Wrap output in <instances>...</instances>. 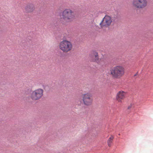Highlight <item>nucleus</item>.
I'll list each match as a JSON object with an SVG mask.
<instances>
[{"label":"nucleus","instance_id":"nucleus-1","mask_svg":"<svg viewBox=\"0 0 153 153\" xmlns=\"http://www.w3.org/2000/svg\"><path fill=\"white\" fill-rule=\"evenodd\" d=\"M111 74L112 77L114 78L119 79L125 74L124 68L121 65H118L114 67L110 70Z\"/></svg>","mask_w":153,"mask_h":153},{"label":"nucleus","instance_id":"nucleus-11","mask_svg":"<svg viewBox=\"0 0 153 153\" xmlns=\"http://www.w3.org/2000/svg\"><path fill=\"white\" fill-rule=\"evenodd\" d=\"M114 138V137L113 136H111L107 140V143L108 146L109 147H110L111 145L113 140Z\"/></svg>","mask_w":153,"mask_h":153},{"label":"nucleus","instance_id":"nucleus-9","mask_svg":"<svg viewBox=\"0 0 153 153\" xmlns=\"http://www.w3.org/2000/svg\"><path fill=\"white\" fill-rule=\"evenodd\" d=\"M90 57V60L91 62L98 63L99 62V58L97 52L95 51L91 52Z\"/></svg>","mask_w":153,"mask_h":153},{"label":"nucleus","instance_id":"nucleus-3","mask_svg":"<svg viewBox=\"0 0 153 153\" xmlns=\"http://www.w3.org/2000/svg\"><path fill=\"white\" fill-rule=\"evenodd\" d=\"M59 46L60 49L65 53L70 52L73 48V45L71 42L66 40H64L61 42Z\"/></svg>","mask_w":153,"mask_h":153},{"label":"nucleus","instance_id":"nucleus-4","mask_svg":"<svg viewBox=\"0 0 153 153\" xmlns=\"http://www.w3.org/2000/svg\"><path fill=\"white\" fill-rule=\"evenodd\" d=\"M148 4L147 0H132V5L134 8L143 9L146 7Z\"/></svg>","mask_w":153,"mask_h":153},{"label":"nucleus","instance_id":"nucleus-6","mask_svg":"<svg viewBox=\"0 0 153 153\" xmlns=\"http://www.w3.org/2000/svg\"><path fill=\"white\" fill-rule=\"evenodd\" d=\"M82 97L84 104L86 105H91L93 102V99L91 94L89 93L82 94Z\"/></svg>","mask_w":153,"mask_h":153},{"label":"nucleus","instance_id":"nucleus-10","mask_svg":"<svg viewBox=\"0 0 153 153\" xmlns=\"http://www.w3.org/2000/svg\"><path fill=\"white\" fill-rule=\"evenodd\" d=\"M35 9L34 5L32 4H27L25 8V12L27 13H31L33 12Z\"/></svg>","mask_w":153,"mask_h":153},{"label":"nucleus","instance_id":"nucleus-5","mask_svg":"<svg viewBox=\"0 0 153 153\" xmlns=\"http://www.w3.org/2000/svg\"><path fill=\"white\" fill-rule=\"evenodd\" d=\"M43 90L38 88L33 91L30 94V97L33 101L38 100L41 99L43 95Z\"/></svg>","mask_w":153,"mask_h":153},{"label":"nucleus","instance_id":"nucleus-7","mask_svg":"<svg viewBox=\"0 0 153 153\" xmlns=\"http://www.w3.org/2000/svg\"><path fill=\"white\" fill-rule=\"evenodd\" d=\"M112 22L111 17L109 16L106 15L103 18L100 25L101 28H103L104 27H108L110 25Z\"/></svg>","mask_w":153,"mask_h":153},{"label":"nucleus","instance_id":"nucleus-8","mask_svg":"<svg viewBox=\"0 0 153 153\" xmlns=\"http://www.w3.org/2000/svg\"><path fill=\"white\" fill-rule=\"evenodd\" d=\"M127 94V92L120 91L118 92L116 95V98L119 102H122L125 99Z\"/></svg>","mask_w":153,"mask_h":153},{"label":"nucleus","instance_id":"nucleus-2","mask_svg":"<svg viewBox=\"0 0 153 153\" xmlns=\"http://www.w3.org/2000/svg\"><path fill=\"white\" fill-rule=\"evenodd\" d=\"M61 16L62 18L66 22H72L75 18L74 12L69 8L64 10L62 12Z\"/></svg>","mask_w":153,"mask_h":153},{"label":"nucleus","instance_id":"nucleus-12","mask_svg":"<svg viewBox=\"0 0 153 153\" xmlns=\"http://www.w3.org/2000/svg\"><path fill=\"white\" fill-rule=\"evenodd\" d=\"M130 108V106H129V107H128V109H129V108Z\"/></svg>","mask_w":153,"mask_h":153}]
</instances>
